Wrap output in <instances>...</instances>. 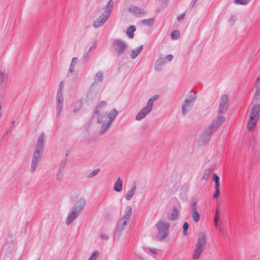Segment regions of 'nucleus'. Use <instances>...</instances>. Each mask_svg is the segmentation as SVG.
Masks as SVG:
<instances>
[{
    "label": "nucleus",
    "mask_w": 260,
    "mask_h": 260,
    "mask_svg": "<svg viewBox=\"0 0 260 260\" xmlns=\"http://www.w3.org/2000/svg\"><path fill=\"white\" fill-rule=\"evenodd\" d=\"M219 106L217 112V116L207 127L201 136V140L206 143L208 142L212 134L216 132L219 126L224 121V114L229 107V97L223 94L219 100Z\"/></svg>",
    "instance_id": "nucleus-1"
},
{
    "label": "nucleus",
    "mask_w": 260,
    "mask_h": 260,
    "mask_svg": "<svg viewBox=\"0 0 260 260\" xmlns=\"http://www.w3.org/2000/svg\"><path fill=\"white\" fill-rule=\"evenodd\" d=\"M79 192L78 191L73 190L71 192V198L73 200L77 199L74 206L72 207L66 218V223L70 225L73 221L78 217L83 210L86 204V200L83 197H79Z\"/></svg>",
    "instance_id": "nucleus-2"
},
{
    "label": "nucleus",
    "mask_w": 260,
    "mask_h": 260,
    "mask_svg": "<svg viewBox=\"0 0 260 260\" xmlns=\"http://www.w3.org/2000/svg\"><path fill=\"white\" fill-rule=\"evenodd\" d=\"M45 135L42 133L36 143L35 151L32 157V160L30 168L31 173H33L36 170L38 164L40 162L43 156V151L45 146L44 142Z\"/></svg>",
    "instance_id": "nucleus-3"
},
{
    "label": "nucleus",
    "mask_w": 260,
    "mask_h": 260,
    "mask_svg": "<svg viewBox=\"0 0 260 260\" xmlns=\"http://www.w3.org/2000/svg\"><path fill=\"white\" fill-rule=\"evenodd\" d=\"M260 105L255 103L254 104L250 112V118L247 123V129L249 131H253L256 125L260 115Z\"/></svg>",
    "instance_id": "nucleus-4"
},
{
    "label": "nucleus",
    "mask_w": 260,
    "mask_h": 260,
    "mask_svg": "<svg viewBox=\"0 0 260 260\" xmlns=\"http://www.w3.org/2000/svg\"><path fill=\"white\" fill-rule=\"evenodd\" d=\"M206 236L204 234L200 233L199 235L194 250V253L193 255V258L194 259H198L199 258L200 255L206 248Z\"/></svg>",
    "instance_id": "nucleus-5"
},
{
    "label": "nucleus",
    "mask_w": 260,
    "mask_h": 260,
    "mask_svg": "<svg viewBox=\"0 0 260 260\" xmlns=\"http://www.w3.org/2000/svg\"><path fill=\"white\" fill-rule=\"evenodd\" d=\"M159 98L158 95H155L152 96L148 101L147 105L141 109L136 116V120L137 121L141 120L144 119L152 110L154 101L157 100Z\"/></svg>",
    "instance_id": "nucleus-6"
},
{
    "label": "nucleus",
    "mask_w": 260,
    "mask_h": 260,
    "mask_svg": "<svg viewBox=\"0 0 260 260\" xmlns=\"http://www.w3.org/2000/svg\"><path fill=\"white\" fill-rule=\"evenodd\" d=\"M132 213V208L131 206H127L124 215L119 220L115 235L119 236L121 232L124 229L125 226L130 220Z\"/></svg>",
    "instance_id": "nucleus-7"
},
{
    "label": "nucleus",
    "mask_w": 260,
    "mask_h": 260,
    "mask_svg": "<svg viewBox=\"0 0 260 260\" xmlns=\"http://www.w3.org/2000/svg\"><path fill=\"white\" fill-rule=\"evenodd\" d=\"M157 230V239L160 241H164L169 236V230L170 225L169 223L159 221L155 224Z\"/></svg>",
    "instance_id": "nucleus-8"
},
{
    "label": "nucleus",
    "mask_w": 260,
    "mask_h": 260,
    "mask_svg": "<svg viewBox=\"0 0 260 260\" xmlns=\"http://www.w3.org/2000/svg\"><path fill=\"white\" fill-rule=\"evenodd\" d=\"M196 100V93L191 91L189 96L185 100L182 105V113L183 115H185L192 109Z\"/></svg>",
    "instance_id": "nucleus-9"
},
{
    "label": "nucleus",
    "mask_w": 260,
    "mask_h": 260,
    "mask_svg": "<svg viewBox=\"0 0 260 260\" xmlns=\"http://www.w3.org/2000/svg\"><path fill=\"white\" fill-rule=\"evenodd\" d=\"M197 208V202L195 200H191L190 203V213L195 222H199L200 219V215Z\"/></svg>",
    "instance_id": "nucleus-10"
},
{
    "label": "nucleus",
    "mask_w": 260,
    "mask_h": 260,
    "mask_svg": "<svg viewBox=\"0 0 260 260\" xmlns=\"http://www.w3.org/2000/svg\"><path fill=\"white\" fill-rule=\"evenodd\" d=\"M113 47L118 55H121L127 49L126 43L120 40H115L113 43Z\"/></svg>",
    "instance_id": "nucleus-11"
},
{
    "label": "nucleus",
    "mask_w": 260,
    "mask_h": 260,
    "mask_svg": "<svg viewBox=\"0 0 260 260\" xmlns=\"http://www.w3.org/2000/svg\"><path fill=\"white\" fill-rule=\"evenodd\" d=\"M128 11L136 17H141L147 14L145 10L134 5L131 6L128 8Z\"/></svg>",
    "instance_id": "nucleus-12"
},
{
    "label": "nucleus",
    "mask_w": 260,
    "mask_h": 260,
    "mask_svg": "<svg viewBox=\"0 0 260 260\" xmlns=\"http://www.w3.org/2000/svg\"><path fill=\"white\" fill-rule=\"evenodd\" d=\"M108 18V15H105L104 13H103L94 21L93 23V27L96 28L101 26L107 21Z\"/></svg>",
    "instance_id": "nucleus-13"
},
{
    "label": "nucleus",
    "mask_w": 260,
    "mask_h": 260,
    "mask_svg": "<svg viewBox=\"0 0 260 260\" xmlns=\"http://www.w3.org/2000/svg\"><path fill=\"white\" fill-rule=\"evenodd\" d=\"M63 101V98L62 96V93H57L56 95V110H57V116H59L61 112L62 108V104Z\"/></svg>",
    "instance_id": "nucleus-14"
},
{
    "label": "nucleus",
    "mask_w": 260,
    "mask_h": 260,
    "mask_svg": "<svg viewBox=\"0 0 260 260\" xmlns=\"http://www.w3.org/2000/svg\"><path fill=\"white\" fill-rule=\"evenodd\" d=\"M255 87L256 90L253 98V101L258 103L260 102V78H257L255 81Z\"/></svg>",
    "instance_id": "nucleus-15"
},
{
    "label": "nucleus",
    "mask_w": 260,
    "mask_h": 260,
    "mask_svg": "<svg viewBox=\"0 0 260 260\" xmlns=\"http://www.w3.org/2000/svg\"><path fill=\"white\" fill-rule=\"evenodd\" d=\"M179 215V211H178L176 207L174 206L173 207L172 213L170 215H168L167 218L169 220L174 221L178 218Z\"/></svg>",
    "instance_id": "nucleus-16"
},
{
    "label": "nucleus",
    "mask_w": 260,
    "mask_h": 260,
    "mask_svg": "<svg viewBox=\"0 0 260 260\" xmlns=\"http://www.w3.org/2000/svg\"><path fill=\"white\" fill-rule=\"evenodd\" d=\"M107 106V102L105 101H101L98 105L96 107L95 111L92 115V117H94L96 115H99L101 111L102 110V108Z\"/></svg>",
    "instance_id": "nucleus-17"
},
{
    "label": "nucleus",
    "mask_w": 260,
    "mask_h": 260,
    "mask_svg": "<svg viewBox=\"0 0 260 260\" xmlns=\"http://www.w3.org/2000/svg\"><path fill=\"white\" fill-rule=\"evenodd\" d=\"M136 190V183L135 182H134L132 185V188L127 192V193L125 196V199L127 201L130 200L133 197L134 194H135Z\"/></svg>",
    "instance_id": "nucleus-18"
},
{
    "label": "nucleus",
    "mask_w": 260,
    "mask_h": 260,
    "mask_svg": "<svg viewBox=\"0 0 260 260\" xmlns=\"http://www.w3.org/2000/svg\"><path fill=\"white\" fill-rule=\"evenodd\" d=\"M113 6L114 2L113 0H109L104 9L105 11V13H104L105 15H108V17H109L110 12L113 9Z\"/></svg>",
    "instance_id": "nucleus-19"
},
{
    "label": "nucleus",
    "mask_w": 260,
    "mask_h": 260,
    "mask_svg": "<svg viewBox=\"0 0 260 260\" xmlns=\"http://www.w3.org/2000/svg\"><path fill=\"white\" fill-rule=\"evenodd\" d=\"M118 111L115 108L112 109L107 115V118H108V121L112 123V122L115 119L118 115Z\"/></svg>",
    "instance_id": "nucleus-20"
},
{
    "label": "nucleus",
    "mask_w": 260,
    "mask_h": 260,
    "mask_svg": "<svg viewBox=\"0 0 260 260\" xmlns=\"http://www.w3.org/2000/svg\"><path fill=\"white\" fill-rule=\"evenodd\" d=\"M114 190L117 192H120L122 190V180L119 177L114 184Z\"/></svg>",
    "instance_id": "nucleus-21"
},
{
    "label": "nucleus",
    "mask_w": 260,
    "mask_h": 260,
    "mask_svg": "<svg viewBox=\"0 0 260 260\" xmlns=\"http://www.w3.org/2000/svg\"><path fill=\"white\" fill-rule=\"evenodd\" d=\"M143 49V46L141 45L137 47L136 49L133 50L131 54V57L132 59L136 58L137 56L141 53Z\"/></svg>",
    "instance_id": "nucleus-22"
},
{
    "label": "nucleus",
    "mask_w": 260,
    "mask_h": 260,
    "mask_svg": "<svg viewBox=\"0 0 260 260\" xmlns=\"http://www.w3.org/2000/svg\"><path fill=\"white\" fill-rule=\"evenodd\" d=\"M136 30V27L134 25H131L127 28L126 34L129 38L133 39L134 38V32Z\"/></svg>",
    "instance_id": "nucleus-23"
},
{
    "label": "nucleus",
    "mask_w": 260,
    "mask_h": 260,
    "mask_svg": "<svg viewBox=\"0 0 260 260\" xmlns=\"http://www.w3.org/2000/svg\"><path fill=\"white\" fill-rule=\"evenodd\" d=\"M104 74L101 71H98L94 77V82L95 83L101 82L103 79Z\"/></svg>",
    "instance_id": "nucleus-24"
},
{
    "label": "nucleus",
    "mask_w": 260,
    "mask_h": 260,
    "mask_svg": "<svg viewBox=\"0 0 260 260\" xmlns=\"http://www.w3.org/2000/svg\"><path fill=\"white\" fill-rule=\"evenodd\" d=\"M165 63L166 61L164 60V58H160L157 60L155 65V69L156 71H160L161 69V66Z\"/></svg>",
    "instance_id": "nucleus-25"
},
{
    "label": "nucleus",
    "mask_w": 260,
    "mask_h": 260,
    "mask_svg": "<svg viewBox=\"0 0 260 260\" xmlns=\"http://www.w3.org/2000/svg\"><path fill=\"white\" fill-rule=\"evenodd\" d=\"M78 61V58L77 57H73L72 60V62L70 64L68 74L70 73H73L74 72L75 67L76 64Z\"/></svg>",
    "instance_id": "nucleus-26"
},
{
    "label": "nucleus",
    "mask_w": 260,
    "mask_h": 260,
    "mask_svg": "<svg viewBox=\"0 0 260 260\" xmlns=\"http://www.w3.org/2000/svg\"><path fill=\"white\" fill-rule=\"evenodd\" d=\"M111 124V123L108 121L104 122L100 129V134H103L108 129Z\"/></svg>",
    "instance_id": "nucleus-27"
},
{
    "label": "nucleus",
    "mask_w": 260,
    "mask_h": 260,
    "mask_svg": "<svg viewBox=\"0 0 260 260\" xmlns=\"http://www.w3.org/2000/svg\"><path fill=\"white\" fill-rule=\"evenodd\" d=\"M154 21V18H151L148 19H144L142 20L141 23L145 25L151 26L153 24Z\"/></svg>",
    "instance_id": "nucleus-28"
},
{
    "label": "nucleus",
    "mask_w": 260,
    "mask_h": 260,
    "mask_svg": "<svg viewBox=\"0 0 260 260\" xmlns=\"http://www.w3.org/2000/svg\"><path fill=\"white\" fill-rule=\"evenodd\" d=\"M219 210L218 208H216L215 211V217L214 219V224L216 228H217L218 225V220L219 218Z\"/></svg>",
    "instance_id": "nucleus-29"
},
{
    "label": "nucleus",
    "mask_w": 260,
    "mask_h": 260,
    "mask_svg": "<svg viewBox=\"0 0 260 260\" xmlns=\"http://www.w3.org/2000/svg\"><path fill=\"white\" fill-rule=\"evenodd\" d=\"M180 37V32L178 30L173 31L171 34V38L173 40H176Z\"/></svg>",
    "instance_id": "nucleus-30"
},
{
    "label": "nucleus",
    "mask_w": 260,
    "mask_h": 260,
    "mask_svg": "<svg viewBox=\"0 0 260 260\" xmlns=\"http://www.w3.org/2000/svg\"><path fill=\"white\" fill-rule=\"evenodd\" d=\"M213 180L215 182V187H219L220 186V179L218 176L214 174L213 175Z\"/></svg>",
    "instance_id": "nucleus-31"
},
{
    "label": "nucleus",
    "mask_w": 260,
    "mask_h": 260,
    "mask_svg": "<svg viewBox=\"0 0 260 260\" xmlns=\"http://www.w3.org/2000/svg\"><path fill=\"white\" fill-rule=\"evenodd\" d=\"M8 75L5 72H0V82L2 83L8 79Z\"/></svg>",
    "instance_id": "nucleus-32"
},
{
    "label": "nucleus",
    "mask_w": 260,
    "mask_h": 260,
    "mask_svg": "<svg viewBox=\"0 0 260 260\" xmlns=\"http://www.w3.org/2000/svg\"><path fill=\"white\" fill-rule=\"evenodd\" d=\"M100 171V169H96L94 170L93 171H92L90 173H89L87 177L88 178H91L94 177V176L96 175L99 173Z\"/></svg>",
    "instance_id": "nucleus-33"
},
{
    "label": "nucleus",
    "mask_w": 260,
    "mask_h": 260,
    "mask_svg": "<svg viewBox=\"0 0 260 260\" xmlns=\"http://www.w3.org/2000/svg\"><path fill=\"white\" fill-rule=\"evenodd\" d=\"M158 4L160 5L162 7H166L168 5L169 0H156Z\"/></svg>",
    "instance_id": "nucleus-34"
},
{
    "label": "nucleus",
    "mask_w": 260,
    "mask_h": 260,
    "mask_svg": "<svg viewBox=\"0 0 260 260\" xmlns=\"http://www.w3.org/2000/svg\"><path fill=\"white\" fill-rule=\"evenodd\" d=\"M250 1V0H235L234 3L236 4L245 5L247 4Z\"/></svg>",
    "instance_id": "nucleus-35"
},
{
    "label": "nucleus",
    "mask_w": 260,
    "mask_h": 260,
    "mask_svg": "<svg viewBox=\"0 0 260 260\" xmlns=\"http://www.w3.org/2000/svg\"><path fill=\"white\" fill-rule=\"evenodd\" d=\"M188 229V224L187 222H185L184 223L183 225V234L184 236L187 235Z\"/></svg>",
    "instance_id": "nucleus-36"
},
{
    "label": "nucleus",
    "mask_w": 260,
    "mask_h": 260,
    "mask_svg": "<svg viewBox=\"0 0 260 260\" xmlns=\"http://www.w3.org/2000/svg\"><path fill=\"white\" fill-rule=\"evenodd\" d=\"M210 174V169H206L205 171V173L202 177L203 179L207 180L209 178Z\"/></svg>",
    "instance_id": "nucleus-37"
},
{
    "label": "nucleus",
    "mask_w": 260,
    "mask_h": 260,
    "mask_svg": "<svg viewBox=\"0 0 260 260\" xmlns=\"http://www.w3.org/2000/svg\"><path fill=\"white\" fill-rule=\"evenodd\" d=\"M99 255V253L98 251H94L92 254V255L90 256V257L89 258L88 260H96L97 258L98 257Z\"/></svg>",
    "instance_id": "nucleus-38"
},
{
    "label": "nucleus",
    "mask_w": 260,
    "mask_h": 260,
    "mask_svg": "<svg viewBox=\"0 0 260 260\" xmlns=\"http://www.w3.org/2000/svg\"><path fill=\"white\" fill-rule=\"evenodd\" d=\"M90 55L91 53L90 52V50H89L87 53L83 57V61H84V63H85L88 60Z\"/></svg>",
    "instance_id": "nucleus-39"
},
{
    "label": "nucleus",
    "mask_w": 260,
    "mask_h": 260,
    "mask_svg": "<svg viewBox=\"0 0 260 260\" xmlns=\"http://www.w3.org/2000/svg\"><path fill=\"white\" fill-rule=\"evenodd\" d=\"M63 178V174L61 171L58 170V172L56 175V179L59 181H61Z\"/></svg>",
    "instance_id": "nucleus-40"
},
{
    "label": "nucleus",
    "mask_w": 260,
    "mask_h": 260,
    "mask_svg": "<svg viewBox=\"0 0 260 260\" xmlns=\"http://www.w3.org/2000/svg\"><path fill=\"white\" fill-rule=\"evenodd\" d=\"M215 192L213 194V198L216 199L218 197L219 195V187H215Z\"/></svg>",
    "instance_id": "nucleus-41"
},
{
    "label": "nucleus",
    "mask_w": 260,
    "mask_h": 260,
    "mask_svg": "<svg viewBox=\"0 0 260 260\" xmlns=\"http://www.w3.org/2000/svg\"><path fill=\"white\" fill-rule=\"evenodd\" d=\"M63 87V82L61 81L60 82L59 86H58V91H57L58 93H59V92L60 93H62V90Z\"/></svg>",
    "instance_id": "nucleus-42"
},
{
    "label": "nucleus",
    "mask_w": 260,
    "mask_h": 260,
    "mask_svg": "<svg viewBox=\"0 0 260 260\" xmlns=\"http://www.w3.org/2000/svg\"><path fill=\"white\" fill-rule=\"evenodd\" d=\"M237 19V17L236 16H232L229 20L230 23L233 25L236 21Z\"/></svg>",
    "instance_id": "nucleus-43"
},
{
    "label": "nucleus",
    "mask_w": 260,
    "mask_h": 260,
    "mask_svg": "<svg viewBox=\"0 0 260 260\" xmlns=\"http://www.w3.org/2000/svg\"><path fill=\"white\" fill-rule=\"evenodd\" d=\"M173 58V56L172 55L169 54L165 58H164V60L166 62V60L168 61H171Z\"/></svg>",
    "instance_id": "nucleus-44"
},
{
    "label": "nucleus",
    "mask_w": 260,
    "mask_h": 260,
    "mask_svg": "<svg viewBox=\"0 0 260 260\" xmlns=\"http://www.w3.org/2000/svg\"><path fill=\"white\" fill-rule=\"evenodd\" d=\"M66 164V160H65L64 161H62L61 162L60 166V168L58 170H59V171H61L64 168Z\"/></svg>",
    "instance_id": "nucleus-45"
},
{
    "label": "nucleus",
    "mask_w": 260,
    "mask_h": 260,
    "mask_svg": "<svg viewBox=\"0 0 260 260\" xmlns=\"http://www.w3.org/2000/svg\"><path fill=\"white\" fill-rule=\"evenodd\" d=\"M149 249L153 254H154L155 255H156L157 254V248L150 247V248H149Z\"/></svg>",
    "instance_id": "nucleus-46"
},
{
    "label": "nucleus",
    "mask_w": 260,
    "mask_h": 260,
    "mask_svg": "<svg viewBox=\"0 0 260 260\" xmlns=\"http://www.w3.org/2000/svg\"><path fill=\"white\" fill-rule=\"evenodd\" d=\"M184 17H185V13H183L182 14H181V15H180L179 16H178L177 17V20L178 21H181L184 18Z\"/></svg>",
    "instance_id": "nucleus-47"
},
{
    "label": "nucleus",
    "mask_w": 260,
    "mask_h": 260,
    "mask_svg": "<svg viewBox=\"0 0 260 260\" xmlns=\"http://www.w3.org/2000/svg\"><path fill=\"white\" fill-rule=\"evenodd\" d=\"M198 0H192L190 4V7L192 9L196 5V2Z\"/></svg>",
    "instance_id": "nucleus-48"
},
{
    "label": "nucleus",
    "mask_w": 260,
    "mask_h": 260,
    "mask_svg": "<svg viewBox=\"0 0 260 260\" xmlns=\"http://www.w3.org/2000/svg\"><path fill=\"white\" fill-rule=\"evenodd\" d=\"M101 238L104 240H107L108 239V236L106 235L102 234L101 235Z\"/></svg>",
    "instance_id": "nucleus-49"
},
{
    "label": "nucleus",
    "mask_w": 260,
    "mask_h": 260,
    "mask_svg": "<svg viewBox=\"0 0 260 260\" xmlns=\"http://www.w3.org/2000/svg\"><path fill=\"white\" fill-rule=\"evenodd\" d=\"M134 260H143V259L140 256L136 255L135 257Z\"/></svg>",
    "instance_id": "nucleus-50"
},
{
    "label": "nucleus",
    "mask_w": 260,
    "mask_h": 260,
    "mask_svg": "<svg viewBox=\"0 0 260 260\" xmlns=\"http://www.w3.org/2000/svg\"><path fill=\"white\" fill-rule=\"evenodd\" d=\"M95 47H96V43H95V42H94V43L92 44V46L90 48V49H89L90 51H91V49H94V48H95Z\"/></svg>",
    "instance_id": "nucleus-51"
},
{
    "label": "nucleus",
    "mask_w": 260,
    "mask_h": 260,
    "mask_svg": "<svg viewBox=\"0 0 260 260\" xmlns=\"http://www.w3.org/2000/svg\"><path fill=\"white\" fill-rule=\"evenodd\" d=\"M102 120V118H101L100 117H99L98 118V119H97V121H98V123H100V122H101Z\"/></svg>",
    "instance_id": "nucleus-52"
}]
</instances>
